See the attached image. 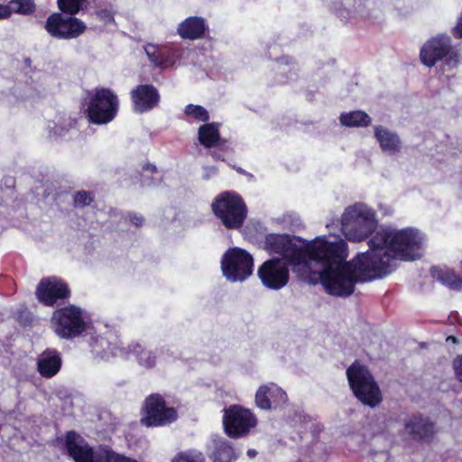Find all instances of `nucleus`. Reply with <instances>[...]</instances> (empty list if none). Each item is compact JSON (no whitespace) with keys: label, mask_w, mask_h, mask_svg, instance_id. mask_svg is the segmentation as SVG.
Returning a JSON list of instances; mask_svg holds the SVG:
<instances>
[{"label":"nucleus","mask_w":462,"mask_h":462,"mask_svg":"<svg viewBox=\"0 0 462 462\" xmlns=\"http://www.w3.org/2000/svg\"><path fill=\"white\" fill-rule=\"evenodd\" d=\"M310 261L319 263V280L326 291L337 297H348L355 291L357 282L381 279L385 273V266L376 257L365 252L358 254L351 261L348 257V245L346 241L335 237L331 241L325 236L310 240Z\"/></svg>","instance_id":"f257e3e1"},{"label":"nucleus","mask_w":462,"mask_h":462,"mask_svg":"<svg viewBox=\"0 0 462 462\" xmlns=\"http://www.w3.org/2000/svg\"><path fill=\"white\" fill-rule=\"evenodd\" d=\"M424 237L417 229L407 227L401 230L383 229L377 231L368 241L372 257L379 258L385 266V273L382 278L392 273L390 263L393 258L402 261H413L422 255Z\"/></svg>","instance_id":"f03ea898"},{"label":"nucleus","mask_w":462,"mask_h":462,"mask_svg":"<svg viewBox=\"0 0 462 462\" xmlns=\"http://www.w3.org/2000/svg\"><path fill=\"white\" fill-rule=\"evenodd\" d=\"M346 374L350 390L362 404L375 408L383 402L380 386L365 365L356 360L346 368Z\"/></svg>","instance_id":"7ed1b4c3"},{"label":"nucleus","mask_w":462,"mask_h":462,"mask_svg":"<svg viewBox=\"0 0 462 462\" xmlns=\"http://www.w3.org/2000/svg\"><path fill=\"white\" fill-rule=\"evenodd\" d=\"M378 226L374 212L363 204L347 207L341 217L340 230L351 242H360L370 237Z\"/></svg>","instance_id":"20e7f679"},{"label":"nucleus","mask_w":462,"mask_h":462,"mask_svg":"<svg viewBox=\"0 0 462 462\" xmlns=\"http://www.w3.org/2000/svg\"><path fill=\"white\" fill-rule=\"evenodd\" d=\"M211 210L227 230L240 229L248 214L245 201L235 190H226L217 194L211 203Z\"/></svg>","instance_id":"39448f33"},{"label":"nucleus","mask_w":462,"mask_h":462,"mask_svg":"<svg viewBox=\"0 0 462 462\" xmlns=\"http://www.w3.org/2000/svg\"><path fill=\"white\" fill-rule=\"evenodd\" d=\"M86 115L94 125H102L112 122L119 111V98L109 88L97 87L88 91Z\"/></svg>","instance_id":"423d86ee"},{"label":"nucleus","mask_w":462,"mask_h":462,"mask_svg":"<svg viewBox=\"0 0 462 462\" xmlns=\"http://www.w3.org/2000/svg\"><path fill=\"white\" fill-rule=\"evenodd\" d=\"M420 60L428 68L442 61L448 69H455L460 62V52L449 35L439 33L424 42L420 50Z\"/></svg>","instance_id":"0eeeda50"},{"label":"nucleus","mask_w":462,"mask_h":462,"mask_svg":"<svg viewBox=\"0 0 462 462\" xmlns=\"http://www.w3.org/2000/svg\"><path fill=\"white\" fill-rule=\"evenodd\" d=\"M51 324L55 334L63 339H73L87 330L84 310L74 304L56 309L52 312Z\"/></svg>","instance_id":"6e6552de"},{"label":"nucleus","mask_w":462,"mask_h":462,"mask_svg":"<svg viewBox=\"0 0 462 462\" xmlns=\"http://www.w3.org/2000/svg\"><path fill=\"white\" fill-rule=\"evenodd\" d=\"M141 414L142 425L151 428L164 427L178 419L177 410L167 406L164 397L160 393H152L144 399Z\"/></svg>","instance_id":"1a4fd4ad"},{"label":"nucleus","mask_w":462,"mask_h":462,"mask_svg":"<svg viewBox=\"0 0 462 462\" xmlns=\"http://www.w3.org/2000/svg\"><path fill=\"white\" fill-rule=\"evenodd\" d=\"M256 415L240 404H232L224 409L223 428L231 439L245 438L257 426Z\"/></svg>","instance_id":"9d476101"},{"label":"nucleus","mask_w":462,"mask_h":462,"mask_svg":"<svg viewBox=\"0 0 462 462\" xmlns=\"http://www.w3.org/2000/svg\"><path fill=\"white\" fill-rule=\"evenodd\" d=\"M254 259L244 249H228L221 260L223 275L230 282H243L252 274Z\"/></svg>","instance_id":"9b49d317"},{"label":"nucleus","mask_w":462,"mask_h":462,"mask_svg":"<svg viewBox=\"0 0 462 462\" xmlns=\"http://www.w3.org/2000/svg\"><path fill=\"white\" fill-rule=\"evenodd\" d=\"M35 297L45 307L63 304L71 297L69 283L57 276H48L40 280L35 289Z\"/></svg>","instance_id":"f8f14e48"},{"label":"nucleus","mask_w":462,"mask_h":462,"mask_svg":"<svg viewBox=\"0 0 462 462\" xmlns=\"http://www.w3.org/2000/svg\"><path fill=\"white\" fill-rule=\"evenodd\" d=\"M64 14L53 13L48 16L44 28L53 38L60 40H70L80 36L87 29V26L80 19Z\"/></svg>","instance_id":"ddd939ff"},{"label":"nucleus","mask_w":462,"mask_h":462,"mask_svg":"<svg viewBox=\"0 0 462 462\" xmlns=\"http://www.w3.org/2000/svg\"><path fill=\"white\" fill-rule=\"evenodd\" d=\"M257 275L264 287L277 291L289 282V266L281 258L273 257L263 263L257 270Z\"/></svg>","instance_id":"4468645a"},{"label":"nucleus","mask_w":462,"mask_h":462,"mask_svg":"<svg viewBox=\"0 0 462 462\" xmlns=\"http://www.w3.org/2000/svg\"><path fill=\"white\" fill-rule=\"evenodd\" d=\"M133 110L144 114L158 107L161 102L159 90L152 84H139L130 91Z\"/></svg>","instance_id":"2eb2a0df"},{"label":"nucleus","mask_w":462,"mask_h":462,"mask_svg":"<svg viewBox=\"0 0 462 462\" xmlns=\"http://www.w3.org/2000/svg\"><path fill=\"white\" fill-rule=\"evenodd\" d=\"M310 241H306L299 236H290L282 254V258L281 259L292 266H307L310 259Z\"/></svg>","instance_id":"dca6fc26"},{"label":"nucleus","mask_w":462,"mask_h":462,"mask_svg":"<svg viewBox=\"0 0 462 462\" xmlns=\"http://www.w3.org/2000/svg\"><path fill=\"white\" fill-rule=\"evenodd\" d=\"M255 405L261 410L277 409L288 401L287 393L274 383L261 385L255 393Z\"/></svg>","instance_id":"f3484780"},{"label":"nucleus","mask_w":462,"mask_h":462,"mask_svg":"<svg viewBox=\"0 0 462 462\" xmlns=\"http://www.w3.org/2000/svg\"><path fill=\"white\" fill-rule=\"evenodd\" d=\"M409 436L418 442H429L435 434V424L421 414H412L404 422Z\"/></svg>","instance_id":"a211bd4d"},{"label":"nucleus","mask_w":462,"mask_h":462,"mask_svg":"<svg viewBox=\"0 0 462 462\" xmlns=\"http://www.w3.org/2000/svg\"><path fill=\"white\" fill-rule=\"evenodd\" d=\"M209 32L207 20L201 16H189L177 27V34L182 40L196 41L206 37Z\"/></svg>","instance_id":"6ab92c4d"},{"label":"nucleus","mask_w":462,"mask_h":462,"mask_svg":"<svg viewBox=\"0 0 462 462\" xmlns=\"http://www.w3.org/2000/svg\"><path fill=\"white\" fill-rule=\"evenodd\" d=\"M62 359L55 348H46L37 359V371L44 378H52L60 371Z\"/></svg>","instance_id":"aec40b11"},{"label":"nucleus","mask_w":462,"mask_h":462,"mask_svg":"<svg viewBox=\"0 0 462 462\" xmlns=\"http://www.w3.org/2000/svg\"><path fill=\"white\" fill-rule=\"evenodd\" d=\"M374 137L379 143L381 150L389 154L395 155L402 151V143L400 136L382 125L374 126Z\"/></svg>","instance_id":"412c9836"},{"label":"nucleus","mask_w":462,"mask_h":462,"mask_svg":"<svg viewBox=\"0 0 462 462\" xmlns=\"http://www.w3.org/2000/svg\"><path fill=\"white\" fill-rule=\"evenodd\" d=\"M145 52L154 66L163 69L172 67L176 62L175 52L166 47L149 44L145 47Z\"/></svg>","instance_id":"4be33fe9"},{"label":"nucleus","mask_w":462,"mask_h":462,"mask_svg":"<svg viewBox=\"0 0 462 462\" xmlns=\"http://www.w3.org/2000/svg\"><path fill=\"white\" fill-rule=\"evenodd\" d=\"M35 11L34 0H10L6 5L0 4V20L8 19L13 14L31 15Z\"/></svg>","instance_id":"5701e85b"},{"label":"nucleus","mask_w":462,"mask_h":462,"mask_svg":"<svg viewBox=\"0 0 462 462\" xmlns=\"http://www.w3.org/2000/svg\"><path fill=\"white\" fill-rule=\"evenodd\" d=\"M208 457L212 462H235L237 455L229 441L220 439L214 440Z\"/></svg>","instance_id":"b1692460"},{"label":"nucleus","mask_w":462,"mask_h":462,"mask_svg":"<svg viewBox=\"0 0 462 462\" xmlns=\"http://www.w3.org/2000/svg\"><path fill=\"white\" fill-rule=\"evenodd\" d=\"M431 276L452 290H462V278L452 269L432 267Z\"/></svg>","instance_id":"393cba45"},{"label":"nucleus","mask_w":462,"mask_h":462,"mask_svg":"<svg viewBox=\"0 0 462 462\" xmlns=\"http://www.w3.org/2000/svg\"><path fill=\"white\" fill-rule=\"evenodd\" d=\"M198 139L199 143L206 148L216 147L220 140L218 124L208 123L199 126Z\"/></svg>","instance_id":"a878e982"},{"label":"nucleus","mask_w":462,"mask_h":462,"mask_svg":"<svg viewBox=\"0 0 462 462\" xmlns=\"http://www.w3.org/2000/svg\"><path fill=\"white\" fill-rule=\"evenodd\" d=\"M127 353L134 355L138 364L145 368H152L156 365V355L152 351L147 350L138 342L129 344Z\"/></svg>","instance_id":"bb28decb"},{"label":"nucleus","mask_w":462,"mask_h":462,"mask_svg":"<svg viewBox=\"0 0 462 462\" xmlns=\"http://www.w3.org/2000/svg\"><path fill=\"white\" fill-rule=\"evenodd\" d=\"M340 124L346 127H365L371 124V117L362 110L342 113L339 116Z\"/></svg>","instance_id":"cd10ccee"},{"label":"nucleus","mask_w":462,"mask_h":462,"mask_svg":"<svg viewBox=\"0 0 462 462\" xmlns=\"http://www.w3.org/2000/svg\"><path fill=\"white\" fill-rule=\"evenodd\" d=\"M289 238L290 235L287 234H267L263 241V249L270 254L282 255Z\"/></svg>","instance_id":"c85d7f7f"},{"label":"nucleus","mask_w":462,"mask_h":462,"mask_svg":"<svg viewBox=\"0 0 462 462\" xmlns=\"http://www.w3.org/2000/svg\"><path fill=\"white\" fill-rule=\"evenodd\" d=\"M88 0H57L60 11L68 15L75 16L82 9Z\"/></svg>","instance_id":"c756f323"},{"label":"nucleus","mask_w":462,"mask_h":462,"mask_svg":"<svg viewBox=\"0 0 462 462\" xmlns=\"http://www.w3.org/2000/svg\"><path fill=\"white\" fill-rule=\"evenodd\" d=\"M184 113L187 116H190L199 122L207 123L209 121V114L208 110L199 105H187L185 106Z\"/></svg>","instance_id":"7c9ffc66"},{"label":"nucleus","mask_w":462,"mask_h":462,"mask_svg":"<svg viewBox=\"0 0 462 462\" xmlns=\"http://www.w3.org/2000/svg\"><path fill=\"white\" fill-rule=\"evenodd\" d=\"M95 200V194L92 191L79 190L73 195V205L75 208L89 206Z\"/></svg>","instance_id":"2f4dec72"},{"label":"nucleus","mask_w":462,"mask_h":462,"mask_svg":"<svg viewBox=\"0 0 462 462\" xmlns=\"http://www.w3.org/2000/svg\"><path fill=\"white\" fill-rule=\"evenodd\" d=\"M172 462H205L201 452L187 451L179 453Z\"/></svg>","instance_id":"473e14b6"},{"label":"nucleus","mask_w":462,"mask_h":462,"mask_svg":"<svg viewBox=\"0 0 462 462\" xmlns=\"http://www.w3.org/2000/svg\"><path fill=\"white\" fill-rule=\"evenodd\" d=\"M157 172L155 165L151 163H145L142 167V172L140 173V180L143 185H151L153 182L152 175Z\"/></svg>","instance_id":"72a5a7b5"},{"label":"nucleus","mask_w":462,"mask_h":462,"mask_svg":"<svg viewBox=\"0 0 462 462\" xmlns=\"http://www.w3.org/2000/svg\"><path fill=\"white\" fill-rule=\"evenodd\" d=\"M97 18L105 23L115 22V12L112 8H101L96 11Z\"/></svg>","instance_id":"f704fd0d"},{"label":"nucleus","mask_w":462,"mask_h":462,"mask_svg":"<svg viewBox=\"0 0 462 462\" xmlns=\"http://www.w3.org/2000/svg\"><path fill=\"white\" fill-rule=\"evenodd\" d=\"M453 367L457 380L462 383V355L453 361Z\"/></svg>","instance_id":"c9c22d12"},{"label":"nucleus","mask_w":462,"mask_h":462,"mask_svg":"<svg viewBox=\"0 0 462 462\" xmlns=\"http://www.w3.org/2000/svg\"><path fill=\"white\" fill-rule=\"evenodd\" d=\"M451 33L456 39L462 38V11L457 18V24L451 30Z\"/></svg>","instance_id":"e433bc0d"},{"label":"nucleus","mask_w":462,"mask_h":462,"mask_svg":"<svg viewBox=\"0 0 462 462\" xmlns=\"http://www.w3.org/2000/svg\"><path fill=\"white\" fill-rule=\"evenodd\" d=\"M130 222L136 227H140L143 226L144 222V218L143 216H138L135 213L129 214Z\"/></svg>","instance_id":"4c0bfd02"},{"label":"nucleus","mask_w":462,"mask_h":462,"mask_svg":"<svg viewBox=\"0 0 462 462\" xmlns=\"http://www.w3.org/2000/svg\"><path fill=\"white\" fill-rule=\"evenodd\" d=\"M210 155L211 157L215 160V161H224V156L217 151H212L210 152Z\"/></svg>","instance_id":"58836bf2"},{"label":"nucleus","mask_w":462,"mask_h":462,"mask_svg":"<svg viewBox=\"0 0 462 462\" xmlns=\"http://www.w3.org/2000/svg\"><path fill=\"white\" fill-rule=\"evenodd\" d=\"M446 341L447 342H450V343H453V344H458V339L457 337L455 336H448L447 338H446Z\"/></svg>","instance_id":"ea45409f"},{"label":"nucleus","mask_w":462,"mask_h":462,"mask_svg":"<svg viewBox=\"0 0 462 462\" xmlns=\"http://www.w3.org/2000/svg\"><path fill=\"white\" fill-rule=\"evenodd\" d=\"M460 270L462 272V260L460 261Z\"/></svg>","instance_id":"a19ab883"}]
</instances>
